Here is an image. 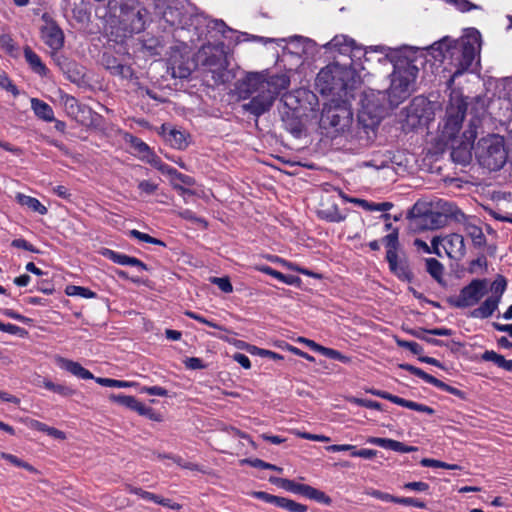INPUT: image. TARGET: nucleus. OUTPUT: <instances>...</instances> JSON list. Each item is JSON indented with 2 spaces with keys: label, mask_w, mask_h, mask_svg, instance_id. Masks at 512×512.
Masks as SVG:
<instances>
[{
  "label": "nucleus",
  "mask_w": 512,
  "mask_h": 512,
  "mask_svg": "<svg viewBox=\"0 0 512 512\" xmlns=\"http://www.w3.org/2000/svg\"><path fill=\"white\" fill-rule=\"evenodd\" d=\"M351 70L338 63H331L322 68L316 78L322 92L345 89Z\"/></svg>",
  "instance_id": "obj_7"
},
{
  "label": "nucleus",
  "mask_w": 512,
  "mask_h": 512,
  "mask_svg": "<svg viewBox=\"0 0 512 512\" xmlns=\"http://www.w3.org/2000/svg\"><path fill=\"white\" fill-rule=\"evenodd\" d=\"M476 134L475 128L470 126L469 129L463 133V141H461L458 146L452 144L451 157L454 162L461 165H466L470 162L472 150L474 151L473 142L476 138Z\"/></svg>",
  "instance_id": "obj_12"
},
{
  "label": "nucleus",
  "mask_w": 512,
  "mask_h": 512,
  "mask_svg": "<svg viewBox=\"0 0 512 512\" xmlns=\"http://www.w3.org/2000/svg\"><path fill=\"white\" fill-rule=\"evenodd\" d=\"M441 246L444 248L448 257L461 260L466 254L464 238L461 234L452 233L442 237Z\"/></svg>",
  "instance_id": "obj_14"
},
{
  "label": "nucleus",
  "mask_w": 512,
  "mask_h": 512,
  "mask_svg": "<svg viewBox=\"0 0 512 512\" xmlns=\"http://www.w3.org/2000/svg\"><path fill=\"white\" fill-rule=\"evenodd\" d=\"M205 65L209 67L212 73H218L221 81H224V71L227 68V61L222 51H217V55L213 54L211 58H208Z\"/></svg>",
  "instance_id": "obj_26"
},
{
  "label": "nucleus",
  "mask_w": 512,
  "mask_h": 512,
  "mask_svg": "<svg viewBox=\"0 0 512 512\" xmlns=\"http://www.w3.org/2000/svg\"><path fill=\"white\" fill-rule=\"evenodd\" d=\"M181 217L199 225H202L203 227H206V222L202 219L197 217L191 210H184L180 213Z\"/></svg>",
  "instance_id": "obj_64"
},
{
  "label": "nucleus",
  "mask_w": 512,
  "mask_h": 512,
  "mask_svg": "<svg viewBox=\"0 0 512 512\" xmlns=\"http://www.w3.org/2000/svg\"><path fill=\"white\" fill-rule=\"evenodd\" d=\"M31 108L34 111L35 115L40 119L51 122L54 120V112L52 107L46 102L32 98L31 99Z\"/></svg>",
  "instance_id": "obj_25"
},
{
  "label": "nucleus",
  "mask_w": 512,
  "mask_h": 512,
  "mask_svg": "<svg viewBox=\"0 0 512 512\" xmlns=\"http://www.w3.org/2000/svg\"><path fill=\"white\" fill-rule=\"evenodd\" d=\"M394 503L414 506V507H418V508H424L425 507L424 502L419 501V500L414 499V498H410V497H395V502Z\"/></svg>",
  "instance_id": "obj_60"
},
{
  "label": "nucleus",
  "mask_w": 512,
  "mask_h": 512,
  "mask_svg": "<svg viewBox=\"0 0 512 512\" xmlns=\"http://www.w3.org/2000/svg\"><path fill=\"white\" fill-rule=\"evenodd\" d=\"M464 232L468 237L471 238L473 244L476 247H482L484 246L486 242L485 235L480 227L477 225H474L472 223H466L464 224Z\"/></svg>",
  "instance_id": "obj_29"
},
{
  "label": "nucleus",
  "mask_w": 512,
  "mask_h": 512,
  "mask_svg": "<svg viewBox=\"0 0 512 512\" xmlns=\"http://www.w3.org/2000/svg\"><path fill=\"white\" fill-rule=\"evenodd\" d=\"M401 367L403 369H405L406 371L410 372L411 374L423 379L425 382H427L433 386H435L437 384V381H438L437 378L426 373L425 371H423L422 369H420L418 367H415V366H412L409 364L402 365Z\"/></svg>",
  "instance_id": "obj_38"
},
{
  "label": "nucleus",
  "mask_w": 512,
  "mask_h": 512,
  "mask_svg": "<svg viewBox=\"0 0 512 512\" xmlns=\"http://www.w3.org/2000/svg\"><path fill=\"white\" fill-rule=\"evenodd\" d=\"M318 353L330 359L339 360L342 362H345L347 360V358L343 356L339 351L324 346L320 347Z\"/></svg>",
  "instance_id": "obj_54"
},
{
  "label": "nucleus",
  "mask_w": 512,
  "mask_h": 512,
  "mask_svg": "<svg viewBox=\"0 0 512 512\" xmlns=\"http://www.w3.org/2000/svg\"><path fill=\"white\" fill-rule=\"evenodd\" d=\"M481 359L483 361H487V362H492L494 363L496 366H498L499 368L502 367V363L504 361V356L496 353L495 351L493 350H487L485 351L482 356H481Z\"/></svg>",
  "instance_id": "obj_47"
},
{
  "label": "nucleus",
  "mask_w": 512,
  "mask_h": 512,
  "mask_svg": "<svg viewBox=\"0 0 512 512\" xmlns=\"http://www.w3.org/2000/svg\"><path fill=\"white\" fill-rule=\"evenodd\" d=\"M367 443L393 451L395 440L389 438L369 437L367 438Z\"/></svg>",
  "instance_id": "obj_49"
},
{
  "label": "nucleus",
  "mask_w": 512,
  "mask_h": 512,
  "mask_svg": "<svg viewBox=\"0 0 512 512\" xmlns=\"http://www.w3.org/2000/svg\"><path fill=\"white\" fill-rule=\"evenodd\" d=\"M162 176H165L171 185L179 191V193L183 196L191 195L193 191L190 189L194 184V181L191 177L182 175L172 168L166 167L162 165L161 168Z\"/></svg>",
  "instance_id": "obj_15"
},
{
  "label": "nucleus",
  "mask_w": 512,
  "mask_h": 512,
  "mask_svg": "<svg viewBox=\"0 0 512 512\" xmlns=\"http://www.w3.org/2000/svg\"><path fill=\"white\" fill-rule=\"evenodd\" d=\"M120 17L126 30L130 33H140L145 29L149 18V12L139 4L131 7L123 5L121 7Z\"/></svg>",
  "instance_id": "obj_10"
},
{
  "label": "nucleus",
  "mask_w": 512,
  "mask_h": 512,
  "mask_svg": "<svg viewBox=\"0 0 512 512\" xmlns=\"http://www.w3.org/2000/svg\"><path fill=\"white\" fill-rule=\"evenodd\" d=\"M396 344L399 347L406 348L409 351H411L415 355H419L423 352V348L421 345H419L417 342L413 341H406L399 338H396Z\"/></svg>",
  "instance_id": "obj_50"
},
{
  "label": "nucleus",
  "mask_w": 512,
  "mask_h": 512,
  "mask_svg": "<svg viewBox=\"0 0 512 512\" xmlns=\"http://www.w3.org/2000/svg\"><path fill=\"white\" fill-rule=\"evenodd\" d=\"M290 86V78L284 74H269L267 71L250 72L239 83V97L249 99L243 109L259 117L268 112L277 97Z\"/></svg>",
  "instance_id": "obj_1"
},
{
  "label": "nucleus",
  "mask_w": 512,
  "mask_h": 512,
  "mask_svg": "<svg viewBox=\"0 0 512 512\" xmlns=\"http://www.w3.org/2000/svg\"><path fill=\"white\" fill-rule=\"evenodd\" d=\"M162 138L164 141L175 149H185L188 146V134L180 129L171 128L167 131L164 125H162Z\"/></svg>",
  "instance_id": "obj_18"
},
{
  "label": "nucleus",
  "mask_w": 512,
  "mask_h": 512,
  "mask_svg": "<svg viewBox=\"0 0 512 512\" xmlns=\"http://www.w3.org/2000/svg\"><path fill=\"white\" fill-rule=\"evenodd\" d=\"M352 112L345 106L328 107L323 109L320 127L327 133L338 134L345 131L351 124Z\"/></svg>",
  "instance_id": "obj_8"
},
{
  "label": "nucleus",
  "mask_w": 512,
  "mask_h": 512,
  "mask_svg": "<svg viewBox=\"0 0 512 512\" xmlns=\"http://www.w3.org/2000/svg\"><path fill=\"white\" fill-rule=\"evenodd\" d=\"M184 365L186 368L191 370H198L205 368L203 361L197 357H189L184 360Z\"/></svg>",
  "instance_id": "obj_63"
},
{
  "label": "nucleus",
  "mask_w": 512,
  "mask_h": 512,
  "mask_svg": "<svg viewBox=\"0 0 512 512\" xmlns=\"http://www.w3.org/2000/svg\"><path fill=\"white\" fill-rule=\"evenodd\" d=\"M23 53H24V58H25L26 62L29 64L31 70L34 73H36L40 76L48 75L49 69L42 62L39 55L36 54L29 46L24 47Z\"/></svg>",
  "instance_id": "obj_22"
},
{
  "label": "nucleus",
  "mask_w": 512,
  "mask_h": 512,
  "mask_svg": "<svg viewBox=\"0 0 512 512\" xmlns=\"http://www.w3.org/2000/svg\"><path fill=\"white\" fill-rule=\"evenodd\" d=\"M317 213L321 219L330 222H341L345 219V215L341 213V211L335 204H332L330 206L322 204L321 208H319Z\"/></svg>",
  "instance_id": "obj_27"
},
{
  "label": "nucleus",
  "mask_w": 512,
  "mask_h": 512,
  "mask_svg": "<svg viewBox=\"0 0 512 512\" xmlns=\"http://www.w3.org/2000/svg\"><path fill=\"white\" fill-rule=\"evenodd\" d=\"M196 68V62L192 58L191 48L181 43L171 49L168 62L167 72L173 78H187Z\"/></svg>",
  "instance_id": "obj_6"
},
{
  "label": "nucleus",
  "mask_w": 512,
  "mask_h": 512,
  "mask_svg": "<svg viewBox=\"0 0 512 512\" xmlns=\"http://www.w3.org/2000/svg\"><path fill=\"white\" fill-rule=\"evenodd\" d=\"M277 507L283 508L285 510H288L290 512H306L307 507L303 504L297 503L293 500L279 497L277 498L276 505Z\"/></svg>",
  "instance_id": "obj_37"
},
{
  "label": "nucleus",
  "mask_w": 512,
  "mask_h": 512,
  "mask_svg": "<svg viewBox=\"0 0 512 512\" xmlns=\"http://www.w3.org/2000/svg\"><path fill=\"white\" fill-rule=\"evenodd\" d=\"M400 406L411 409V410H415V411H418L421 413H427L429 415H432L435 412L433 408H431L427 405L420 404V403L410 401V400H406L404 398L402 399Z\"/></svg>",
  "instance_id": "obj_43"
},
{
  "label": "nucleus",
  "mask_w": 512,
  "mask_h": 512,
  "mask_svg": "<svg viewBox=\"0 0 512 512\" xmlns=\"http://www.w3.org/2000/svg\"><path fill=\"white\" fill-rule=\"evenodd\" d=\"M41 37L45 44L53 50H59L64 44V34L54 21H48L41 29Z\"/></svg>",
  "instance_id": "obj_17"
},
{
  "label": "nucleus",
  "mask_w": 512,
  "mask_h": 512,
  "mask_svg": "<svg viewBox=\"0 0 512 512\" xmlns=\"http://www.w3.org/2000/svg\"><path fill=\"white\" fill-rule=\"evenodd\" d=\"M403 488L406 490L425 492L429 489V485L422 481H415V482L405 483Z\"/></svg>",
  "instance_id": "obj_62"
},
{
  "label": "nucleus",
  "mask_w": 512,
  "mask_h": 512,
  "mask_svg": "<svg viewBox=\"0 0 512 512\" xmlns=\"http://www.w3.org/2000/svg\"><path fill=\"white\" fill-rule=\"evenodd\" d=\"M111 399L125 407L130 408L131 410H134L136 405H138V400L135 397L129 395H111Z\"/></svg>",
  "instance_id": "obj_44"
},
{
  "label": "nucleus",
  "mask_w": 512,
  "mask_h": 512,
  "mask_svg": "<svg viewBox=\"0 0 512 512\" xmlns=\"http://www.w3.org/2000/svg\"><path fill=\"white\" fill-rule=\"evenodd\" d=\"M365 494L384 502H395V496L373 488H367Z\"/></svg>",
  "instance_id": "obj_51"
},
{
  "label": "nucleus",
  "mask_w": 512,
  "mask_h": 512,
  "mask_svg": "<svg viewBox=\"0 0 512 512\" xmlns=\"http://www.w3.org/2000/svg\"><path fill=\"white\" fill-rule=\"evenodd\" d=\"M282 265L285 266L286 268L290 269V270H293V271H296V272H299L303 275H306V276H309V277H313V278H321V275L318 274V273H315V272H312L308 269H305V268H301L299 267L298 265L294 264V263H291V262H288V261H282Z\"/></svg>",
  "instance_id": "obj_53"
},
{
  "label": "nucleus",
  "mask_w": 512,
  "mask_h": 512,
  "mask_svg": "<svg viewBox=\"0 0 512 512\" xmlns=\"http://www.w3.org/2000/svg\"><path fill=\"white\" fill-rule=\"evenodd\" d=\"M359 122L366 128H374L380 122V116L376 113H371L368 107L363 106L362 110L358 114Z\"/></svg>",
  "instance_id": "obj_33"
},
{
  "label": "nucleus",
  "mask_w": 512,
  "mask_h": 512,
  "mask_svg": "<svg viewBox=\"0 0 512 512\" xmlns=\"http://www.w3.org/2000/svg\"><path fill=\"white\" fill-rule=\"evenodd\" d=\"M387 251L397 252L398 247V230L393 229L391 233L386 235L383 239Z\"/></svg>",
  "instance_id": "obj_45"
},
{
  "label": "nucleus",
  "mask_w": 512,
  "mask_h": 512,
  "mask_svg": "<svg viewBox=\"0 0 512 512\" xmlns=\"http://www.w3.org/2000/svg\"><path fill=\"white\" fill-rule=\"evenodd\" d=\"M16 198L21 205L28 207L29 209L39 213L40 215H45L48 211L47 208L43 204H41V202L38 199L34 197L18 193Z\"/></svg>",
  "instance_id": "obj_28"
},
{
  "label": "nucleus",
  "mask_w": 512,
  "mask_h": 512,
  "mask_svg": "<svg viewBox=\"0 0 512 512\" xmlns=\"http://www.w3.org/2000/svg\"><path fill=\"white\" fill-rule=\"evenodd\" d=\"M427 272L437 281H441L443 276L444 267L435 258H427L425 260Z\"/></svg>",
  "instance_id": "obj_35"
},
{
  "label": "nucleus",
  "mask_w": 512,
  "mask_h": 512,
  "mask_svg": "<svg viewBox=\"0 0 512 512\" xmlns=\"http://www.w3.org/2000/svg\"><path fill=\"white\" fill-rule=\"evenodd\" d=\"M254 268L257 271L270 275L287 285H299L301 282L299 277L293 275H285L267 265H256Z\"/></svg>",
  "instance_id": "obj_24"
},
{
  "label": "nucleus",
  "mask_w": 512,
  "mask_h": 512,
  "mask_svg": "<svg viewBox=\"0 0 512 512\" xmlns=\"http://www.w3.org/2000/svg\"><path fill=\"white\" fill-rule=\"evenodd\" d=\"M500 301L496 297L489 296L477 308L470 312V317L475 319H487L498 309Z\"/></svg>",
  "instance_id": "obj_20"
},
{
  "label": "nucleus",
  "mask_w": 512,
  "mask_h": 512,
  "mask_svg": "<svg viewBox=\"0 0 512 512\" xmlns=\"http://www.w3.org/2000/svg\"><path fill=\"white\" fill-rule=\"evenodd\" d=\"M237 346L239 348H245L252 355H258L260 357H268V358H270L272 360H282L283 359V356L278 354V353H276V352H273L271 350H266V349L258 348L256 346L246 344V343H244L242 341H239V344Z\"/></svg>",
  "instance_id": "obj_32"
},
{
  "label": "nucleus",
  "mask_w": 512,
  "mask_h": 512,
  "mask_svg": "<svg viewBox=\"0 0 512 512\" xmlns=\"http://www.w3.org/2000/svg\"><path fill=\"white\" fill-rule=\"evenodd\" d=\"M96 382L105 387L123 388L130 386L129 382L111 379V378H96Z\"/></svg>",
  "instance_id": "obj_52"
},
{
  "label": "nucleus",
  "mask_w": 512,
  "mask_h": 512,
  "mask_svg": "<svg viewBox=\"0 0 512 512\" xmlns=\"http://www.w3.org/2000/svg\"><path fill=\"white\" fill-rule=\"evenodd\" d=\"M131 146L134 152L144 160L150 161V148L149 146L138 138H132Z\"/></svg>",
  "instance_id": "obj_39"
},
{
  "label": "nucleus",
  "mask_w": 512,
  "mask_h": 512,
  "mask_svg": "<svg viewBox=\"0 0 512 512\" xmlns=\"http://www.w3.org/2000/svg\"><path fill=\"white\" fill-rule=\"evenodd\" d=\"M441 218L442 216L438 213H430L422 216L418 221L425 228L434 229L440 226L441 221L439 219Z\"/></svg>",
  "instance_id": "obj_41"
},
{
  "label": "nucleus",
  "mask_w": 512,
  "mask_h": 512,
  "mask_svg": "<svg viewBox=\"0 0 512 512\" xmlns=\"http://www.w3.org/2000/svg\"><path fill=\"white\" fill-rule=\"evenodd\" d=\"M481 48V34L475 28H468L464 35L455 40L449 36L443 37L441 40L434 42L431 46L425 48L427 54L434 58L435 61L445 62L454 68L448 86L451 87L455 79L468 71L473 62L479 55Z\"/></svg>",
  "instance_id": "obj_2"
},
{
  "label": "nucleus",
  "mask_w": 512,
  "mask_h": 512,
  "mask_svg": "<svg viewBox=\"0 0 512 512\" xmlns=\"http://www.w3.org/2000/svg\"><path fill=\"white\" fill-rule=\"evenodd\" d=\"M108 259L122 266H135L141 270H146L147 266L135 257L128 256L123 253L115 252L110 249H106L103 253Z\"/></svg>",
  "instance_id": "obj_21"
},
{
  "label": "nucleus",
  "mask_w": 512,
  "mask_h": 512,
  "mask_svg": "<svg viewBox=\"0 0 512 512\" xmlns=\"http://www.w3.org/2000/svg\"><path fill=\"white\" fill-rule=\"evenodd\" d=\"M210 281L217 285L224 293H231L233 291V286L228 277H212Z\"/></svg>",
  "instance_id": "obj_48"
},
{
  "label": "nucleus",
  "mask_w": 512,
  "mask_h": 512,
  "mask_svg": "<svg viewBox=\"0 0 512 512\" xmlns=\"http://www.w3.org/2000/svg\"><path fill=\"white\" fill-rule=\"evenodd\" d=\"M251 39L258 40L263 42L264 44L275 42L278 45L281 43H288L290 45H293L295 50L290 51L291 53L300 54L301 52H305V50L312 46L313 42L312 40L302 37V36H291L289 38H264V37H256L252 36ZM248 41L250 40V36L246 33L241 34L238 36L237 41Z\"/></svg>",
  "instance_id": "obj_13"
},
{
  "label": "nucleus",
  "mask_w": 512,
  "mask_h": 512,
  "mask_svg": "<svg viewBox=\"0 0 512 512\" xmlns=\"http://www.w3.org/2000/svg\"><path fill=\"white\" fill-rule=\"evenodd\" d=\"M373 395L377 396V397H380L382 399H386L394 404H397L400 406L401 402H402V399L401 397H398V396H395V395H392L386 391H380V390H375V391H372L371 392Z\"/></svg>",
  "instance_id": "obj_59"
},
{
  "label": "nucleus",
  "mask_w": 512,
  "mask_h": 512,
  "mask_svg": "<svg viewBox=\"0 0 512 512\" xmlns=\"http://www.w3.org/2000/svg\"><path fill=\"white\" fill-rule=\"evenodd\" d=\"M242 463L249 464L255 468L275 470L277 472L282 471V469L280 467H277L276 465L267 463L261 459H244V460H242Z\"/></svg>",
  "instance_id": "obj_46"
},
{
  "label": "nucleus",
  "mask_w": 512,
  "mask_h": 512,
  "mask_svg": "<svg viewBox=\"0 0 512 512\" xmlns=\"http://www.w3.org/2000/svg\"><path fill=\"white\" fill-rule=\"evenodd\" d=\"M11 245L15 248H21L33 253H39V250L35 248L31 243H29L27 240L19 238L14 239L11 243Z\"/></svg>",
  "instance_id": "obj_58"
},
{
  "label": "nucleus",
  "mask_w": 512,
  "mask_h": 512,
  "mask_svg": "<svg viewBox=\"0 0 512 512\" xmlns=\"http://www.w3.org/2000/svg\"><path fill=\"white\" fill-rule=\"evenodd\" d=\"M183 13L177 7H167L162 11V18L171 26H181L184 24Z\"/></svg>",
  "instance_id": "obj_31"
},
{
  "label": "nucleus",
  "mask_w": 512,
  "mask_h": 512,
  "mask_svg": "<svg viewBox=\"0 0 512 512\" xmlns=\"http://www.w3.org/2000/svg\"><path fill=\"white\" fill-rule=\"evenodd\" d=\"M101 63L113 75L127 77L130 73V68L121 64L112 54L104 53L101 58Z\"/></svg>",
  "instance_id": "obj_23"
},
{
  "label": "nucleus",
  "mask_w": 512,
  "mask_h": 512,
  "mask_svg": "<svg viewBox=\"0 0 512 512\" xmlns=\"http://www.w3.org/2000/svg\"><path fill=\"white\" fill-rule=\"evenodd\" d=\"M130 234H131V236H133L134 238H136L140 241L160 245V239L151 237L148 234L140 232L138 230H131Z\"/></svg>",
  "instance_id": "obj_56"
},
{
  "label": "nucleus",
  "mask_w": 512,
  "mask_h": 512,
  "mask_svg": "<svg viewBox=\"0 0 512 512\" xmlns=\"http://www.w3.org/2000/svg\"><path fill=\"white\" fill-rule=\"evenodd\" d=\"M65 293L69 296H79L82 298H95L96 297V293L93 292L92 290L85 288V287L76 286V285H68L65 289Z\"/></svg>",
  "instance_id": "obj_40"
},
{
  "label": "nucleus",
  "mask_w": 512,
  "mask_h": 512,
  "mask_svg": "<svg viewBox=\"0 0 512 512\" xmlns=\"http://www.w3.org/2000/svg\"><path fill=\"white\" fill-rule=\"evenodd\" d=\"M277 507L283 508L285 510H288L290 512H306L307 507L303 504L297 503L293 500L279 497L277 498L276 505Z\"/></svg>",
  "instance_id": "obj_36"
},
{
  "label": "nucleus",
  "mask_w": 512,
  "mask_h": 512,
  "mask_svg": "<svg viewBox=\"0 0 512 512\" xmlns=\"http://www.w3.org/2000/svg\"><path fill=\"white\" fill-rule=\"evenodd\" d=\"M474 155L482 167L490 171L500 170L507 161L503 137L496 134L482 137L474 146Z\"/></svg>",
  "instance_id": "obj_4"
},
{
  "label": "nucleus",
  "mask_w": 512,
  "mask_h": 512,
  "mask_svg": "<svg viewBox=\"0 0 512 512\" xmlns=\"http://www.w3.org/2000/svg\"><path fill=\"white\" fill-rule=\"evenodd\" d=\"M345 199L351 203H355V204L361 206L362 208H364L367 211H389L393 207V204L390 202L374 203V202H368L364 199H359V198H351V199L345 198Z\"/></svg>",
  "instance_id": "obj_30"
},
{
  "label": "nucleus",
  "mask_w": 512,
  "mask_h": 512,
  "mask_svg": "<svg viewBox=\"0 0 512 512\" xmlns=\"http://www.w3.org/2000/svg\"><path fill=\"white\" fill-rule=\"evenodd\" d=\"M487 288V279H473L468 285L461 289L454 305L458 308L476 305L487 293Z\"/></svg>",
  "instance_id": "obj_9"
},
{
  "label": "nucleus",
  "mask_w": 512,
  "mask_h": 512,
  "mask_svg": "<svg viewBox=\"0 0 512 512\" xmlns=\"http://www.w3.org/2000/svg\"><path fill=\"white\" fill-rule=\"evenodd\" d=\"M43 385L46 389L53 391L54 393L60 394L62 396H70L74 393V390L68 386L62 384H55L49 380H44Z\"/></svg>",
  "instance_id": "obj_42"
},
{
  "label": "nucleus",
  "mask_w": 512,
  "mask_h": 512,
  "mask_svg": "<svg viewBox=\"0 0 512 512\" xmlns=\"http://www.w3.org/2000/svg\"><path fill=\"white\" fill-rule=\"evenodd\" d=\"M369 51L385 55L394 67L391 74L390 86L387 90L388 100L392 106H398L413 92L418 67L414 64L416 49L403 47L393 49L386 46L369 47Z\"/></svg>",
  "instance_id": "obj_3"
},
{
  "label": "nucleus",
  "mask_w": 512,
  "mask_h": 512,
  "mask_svg": "<svg viewBox=\"0 0 512 512\" xmlns=\"http://www.w3.org/2000/svg\"><path fill=\"white\" fill-rule=\"evenodd\" d=\"M66 73L68 74V78L72 82H76L80 78H82V74H81L80 70L78 69V65L74 62H70L67 64Z\"/></svg>",
  "instance_id": "obj_57"
},
{
  "label": "nucleus",
  "mask_w": 512,
  "mask_h": 512,
  "mask_svg": "<svg viewBox=\"0 0 512 512\" xmlns=\"http://www.w3.org/2000/svg\"><path fill=\"white\" fill-rule=\"evenodd\" d=\"M467 111L466 99L457 92H452L446 110V119L442 129V138L446 142L453 140L460 131Z\"/></svg>",
  "instance_id": "obj_5"
},
{
  "label": "nucleus",
  "mask_w": 512,
  "mask_h": 512,
  "mask_svg": "<svg viewBox=\"0 0 512 512\" xmlns=\"http://www.w3.org/2000/svg\"><path fill=\"white\" fill-rule=\"evenodd\" d=\"M326 52L330 54L349 55L356 49V42L347 35H336L329 42L323 45Z\"/></svg>",
  "instance_id": "obj_16"
},
{
  "label": "nucleus",
  "mask_w": 512,
  "mask_h": 512,
  "mask_svg": "<svg viewBox=\"0 0 512 512\" xmlns=\"http://www.w3.org/2000/svg\"><path fill=\"white\" fill-rule=\"evenodd\" d=\"M56 363L61 369H64L81 379H94L93 374L78 362H74L63 357H57Z\"/></svg>",
  "instance_id": "obj_19"
},
{
  "label": "nucleus",
  "mask_w": 512,
  "mask_h": 512,
  "mask_svg": "<svg viewBox=\"0 0 512 512\" xmlns=\"http://www.w3.org/2000/svg\"><path fill=\"white\" fill-rule=\"evenodd\" d=\"M274 483H281L282 488L295 494H300L320 503L329 504L330 498L322 491L306 484H299L288 479H270Z\"/></svg>",
  "instance_id": "obj_11"
},
{
  "label": "nucleus",
  "mask_w": 512,
  "mask_h": 512,
  "mask_svg": "<svg viewBox=\"0 0 512 512\" xmlns=\"http://www.w3.org/2000/svg\"><path fill=\"white\" fill-rule=\"evenodd\" d=\"M507 288L506 278L502 275H497L495 280L490 285L491 297H496L498 301L501 298Z\"/></svg>",
  "instance_id": "obj_34"
},
{
  "label": "nucleus",
  "mask_w": 512,
  "mask_h": 512,
  "mask_svg": "<svg viewBox=\"0 0 512 512\" xmlns=\"http://www.w3.org/2000/svg\"><path fill=\"white\" fill-rule=\"evenodd\" d=\"M186 315L189 318L194 319V320H196V321H198L200 323H203L205 325H208V326L216 328V329L223 330V328L220 325H218V324H216V323H214L212 321L207 320L206 318L202 317L201 315H199V314H197L195 312L187 311Z\"/></svg>",
  "instance_id": "obj_61"
},
{
  "label": "nucleus",
  "mask_w": 512,
  "mask_h": 512,
  "mask_svg": "<svg viewBox=\"0 0 512 512\" xmlns=\"http://www.w3.org/2000/svg\"><path fill=\"white\" fill-rule=\"evenodd\" d=\"M412 336L418 338V339H421V340H424L430 344H433V345H441V341L437 340V339H433V338H430L427 336L428 333V330H424V329H421V330H411L409 332Z\"/></svg>",
  "instance_id": "obj_55"
}]
</instances>
